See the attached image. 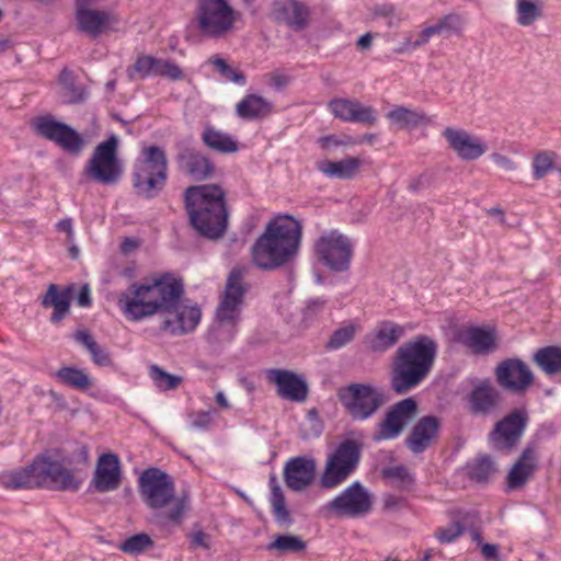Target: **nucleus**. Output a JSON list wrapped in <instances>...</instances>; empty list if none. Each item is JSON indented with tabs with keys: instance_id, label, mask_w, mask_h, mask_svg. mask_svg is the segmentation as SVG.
<instances>
[{
	"instance_id": "obj_1",
	"label": "nucleus",
	"mask_w": 561,
	"mask_h": 561,
	"mask_svg": "<svg viewBox=\"0 0 561 561\" xmlns=\"http://www.w3.org/2000/svg\"><path fill=\"white\" fill-rule=\"evenodd\" d=\"M185 284L182 276L172 271L150 273L140 282L127 286L117 297V307L129 322H140L158 314H174V321L165 318L160 331L172 335L193 332L201 322L202 310L197 304H184Z\"/></svg>"
},
{
	"instance_id": "obj_2",
	"label": "nucleus",
	"mask_w": 561,
	"mask_h": 561,
	"mask_svg": "<svg viewBox=\"0 0 561 561\" xmlns=\"http://www.w3.org/2000/svg\"><path fill=\"white\" fill-rule=\"evenodd\" d=\"M302 229L301 220L289 214L270 219L251 247L253 265L264 272L293 265L300 250Z\"/></svg>"
},
{
	"instance_id": "obj_3",
	"label": "nucleus",
	"mask_w": 561,
	"mask_h": 561,
	"mask_svg": "<svg viewBox=\"0 0 561 561\" xmlns=\"http://www.w3.org/2000/svg\"><path fill=\"white\" fill-rule=\"evenodd\" d=\"M137 482L142 502L153 511L148 518L151 525L163 530L183 523L185 513L191 510L190 494L183 491L176 495L175 481L170 473L151 466L140 472Z\"/></svg>"
},
{
	"instance_id": "obj_4",
	"label": "nucleus",
	"mask_w": 561,
	"mask_h": 561,
	"mask_svg": "<svg viewBox=\"0 0 561 561\" xmlns=\"http://www.w3.org/2000/svg\"><path fill=\"white\" fill-rule=\"evenodd\" d=\"M190 227L202 238L218 241L229 227L226 190L218 183L190 185L183 192Z\"/></svg>"
},
{
	"instance_id": "obj_5",
	"label": "nucleus",
	"mask_w": 561,
	"mask_h": 561,
	"mask_svg": "<svg viewBox=\"0 0 561 561\" xmlns=\"http://www.w3.org/2000/svg\"><path fill=\"white\" fill-rule=\"evenodd\" d=\"M438 354L437 341L417 334L401 344L392 356L390 388L396 394H407L431 374Z\"/></svg>"
},
{
	"instance_id": "obj_6",
	"label": "nucleus",
	"mask_w": 561,
	"mask_h": 561,
	"mask_svg": "<svg viewBox=\"0 0 561 561\" xmlns=\"http://www.w3.org/2000/svg\"><path fill=\"white\" fill-rule=\"evenodd\" d=\"M168 179L165 149L156 144L145 146L133 162L130 180L134 193L141 199H154L164 191Z\"/></svg>"
},
{
	"instance_id": "obj_7",
	"label": "nucleus",
	"mask_w": 561,
	"mask_h": 561,
	"mask_svg": "<svg viewBox=\"0 0 561 561\" xmlns=\"http://www.w3.org/2000/svg\"><path fill=\"white\" fill-rule=\"evenodd\" d=\"M355 432H347L328 454L323 471L320 473L318 484L323 490H331L347 480L358 468L364 443L354 438Z\"/></svg>"
},
{
	"instance_id": "obj_8",
	"label": "nucleus",
	"mask_w": 561,
	"mask_h": 561,
	"mask_svg": "<svg viewBox=\"0 0 561 561\" xmlns=\"http://www.w3.org/2000/svg\"><path fill=\"white\" fill-rule=\"evenodd\" d=\"M119 137L110 133L100 141L87 160L81 173L80 184L84 180L111 186L118 183L124 173V162L119 157Z\"/></svg>"
},
{
	"instance_id": "obj_9",
	"label": "nucleus",
	"mask_w": 561,
	"mask_h": 561,
	"mask_svg": "<svg viewBox=\"0 0 561 561\" xmlns=\"http://www.w3.org/2000/svg\"><path fill=\"white\" fill-rule=\"evenodd\" d=\"M75 448L71 453H67L65 448L55 447L44 449L43 454L48 456V462L55 473L51 476V489L57 491H78L83 480L76 476L78 468L75 465H90V447L89 445L75 440Z\"/></svg>"
},
{
	"instance_id": "obj_10",
	"label": "nucleus",
	"mask_w": 561,
	"mask_h": 561,
	"mask_svg": "<svg viewBox=\"0 0 561 561\" xmlns=\"http://www.w3.org/2000/svg\"><path fill=\"white\" fill-rule=\"evenodd\" d=\"M31 126L37 136L51 141L72 158H79L89 144L84 134L50 113L32 118Z\"/></svg>"
},
{
	"instance_id": "obj_11",
	"label": "nucleus",
	"mask_w": 561,
	"mask_h": 561,
	"mask_svg": "<svg viewBox=\"0 0 561 561\" xmlns=\"http://www.w3.org/2000/svg\"><path fill=\"white\" fill-rule=\"evenodd\" d=\"M354 243L337 229L319 236L312 244V259L333 273H345L351 268Z\"/></svg>"
},
{
	"instance_id": "obj_12",
	"label": "nucleus",
	"mask_w": 561,
	"mask_h": 561,
	"mask_svg": "<svg viewBox=\"0 0 561 561\" xmlns=\"http://www.w3.org/2000/svg\"><path fill=\"white\" fill-rule=\"evenodd\" d=\"M241 16L229 0H198L195 10L196 27L209 38H220L230 33Z\"/></svg>"
},
{
	"instance_id": "obj_13",
	"label": "nucleus",
	"mask_w": 561,
	"mask_h": 561,
	"mask_svg": "<svg viewBox=\"0 0 561 561\" xmlns=\"http://www.w3.org/2000/svg\"><path fill=\"white\" fill-rule=\"evenodd\" d=\"M529 422L526 405L511 409L493 424L488 434L491 449L504 455L511 454L520 443Z\"/></svg>"
},
{
	"instance_id": "obj_14",
	"label": "nucleus",
	"mask_w": 561,
	"mask_h": 561,
	"mask_svg": "<svg viewBox=\"0 0 561 561\" xmlns=\"http://www.w3.org/2000/svg\"><path fill=\"white\" fill-rule=\"evenodd\" d=\"M339 401L353 421H366L386 403L385 394L374 385L352 382L339 391Z\"/></svg>"
},
{
	"instance_id": "obj_15",
	"label": "nucleus",
	"mask_w": 561,
	"mask_h": 561,
	"mask_svg": "<svg viewBox=\"0 0 561 561\" xmlns=\"http://www.w3.org/2000/svg\"><path fill=\"white\" fill-rule=\"evenodd\" d=\"M450 339L454 344L463 346L471 355L488 356L500 346L497 329L492 324H477L467 322L449 324Z\"/></svg>"
},
{
	"instance_id": "obj_16",
	"label": "nucleus",
	"mask_w": 561,
	"mask_h": 561,
	"mask_svg": "<svg viewBox=\"0 0 561 561\" xmlns=\"http://www.w3.org/2000/svg\"><path fill=\"white\" fill-rule=\"evenodd\" d=\"M48 462V456L43 451L35 455L32 461L13 470H4L0 473V486L5 490H34L42 489L46 482L51 484L54 468Z\"/></svg>"
},
{
	"instance_id": "obj_17",
	"label": "nucleus",
	"mask_w": 561,
	"mask_h": 561,
	"mask_svg": "<svg viewBox=\"0 0 561 561\" xmlns=\"http://www.w3.org/2000/svg\"><path fill=\"white\" fill-rule=\"evenodd\" d=\"M374 500V494L362 482L354 481L328 502L323 510L339 517L360 518L373 511Z\"/></svg>"
},
{
	"instance_id": "obj_18",
	"label": "nucleus",
	"mask_w": 561,
	"mask_h": 561,
	"mask_svg": "<svg viewBox=\"0 0 561 561\" xmlns=\"http://www.w3.org/2000/svg\"><path fill=\"white\" fill-rule=\"evenodd\" d=\"M494 377L503 390L516 396H524L536 380L529 365L516 356L499 362L494 367Z\"/></svg>"
},
{
	"instance_id": "obj_19",
	"label": "nucleus",
	"mask_w": 561,
	"mask_h": 561,
	"mask_svg": "<svg viewBox=\"0 0 561 561\" xmlns=\"http://www.w3.org/2000/svg\"><path fill=\"white\" fill-rule=\"evenodd\" d=\"M419 403L414 397L404 398L390 405L373 434L374 442L396 439L417 412Z\"/></svg>"
},
{
	"instance_id": "obj_20",
	"label": "nucleus",
	"mask_w": 561,
	"mask_h": 561,
	"mask_svg": "<svg viewBox=\"0 0 561 561\" xmlns=\"http://www.w3.org/2000/svg\"><path fill=\"white\" fill-rule=\"evenodd\" d=\"M174 157L179 171L196 182H204L215 176L216 164L208 156L192 146V137L175 142Z\"/></svg>"
},
{
	"instance_id": "obj_21",
	"label": "nucleus",
	"mask_w": 561,
	"mask_h": 561,
	"mask_svg": "<svg viewBox=\"0 0 561 561\" xmlns=\"http://www.w3.org/2000/svg\"><path fill=\"white\" fill-rule=\"evenodd\" d=\"M93 3H75L77 32L96 39L101 35L115 31L113 25L119 22L116 14L105 9L92 8Z\"/></svg>"
},
{
	"instance_id": "obj_22",
	"label": "nucleus",
	"mask_w": 561,
	"mask_h": 561,
	"mask_svg": "<svg viewBox=\"0 0 561 561\" xmlns=\"http://www.w3.org/2000/svg\"><path fill=\"white\" fill-rule=\"evenodd\" d=\"M123 481V465L119 456L114 451L99 455L93 477L89 482L87 493H106L115 491Z\"/></svg>"
},
{
	"instance_id": "obj_23",
	"label": "nucleus",
	"mask_w": 561,
	"mask_h": 561,
	"mask_svg": "<svg viewBox=\"0 0 561 561\" xmlns=\"http://www.w3.org/2000/svg\"><path fill=\"white\" fill-rule=\"evenodd\" d=\"M266 379L276 387L278 397L291 402L302 403L309 394L307 379L294 370L285 368H268Z\"/></svg>"
},
{
	"instance_id": "obj_24",
	"label": "nucleus",
	"mask_w": 561,
	"mask_h": 561,
	"mask_svg": "<svg viewBox=\"0 0 561 561\" xmlns=\"http://www.w3.org/2000/svg\"><path fill=\"white\" fill-rule=\"evenodd\" d=\"M285 485L293 492H304L317 479V460L309 455L290 457L283 468Z\"/></svg>"
},
{
	"instance_id": "obj_25",
	"label": "nucleus",
	"mask_w": 561,
	"mask_h": 561,
	"mask_svg": "<svg viewBox=\"0 0 561 561\" xmlns=\"http://www.w3.org/2000/svg\"><path fill=\"white\" fill-rule=\"evenodd\" d=\"M539 459V455L524 447L506 472L503 482L504 493L511 494L523 490L538 471Z\"/></svg>"
},
{
	"instance_id": "obj_26",
	"label": "nucleus",
	"mask_w": 561,
	"mask_h": 561,
	"mask_svg": "<svg viewBox=\"0 0 561 561\" xmlns=\"http://www.w3.org/2000/svg\"><path fill=\"white\" fill-rule=\"evenodd\" d=\"M310 8L300 0H273L271 18L277 24H285L295 32L304 31L310 23Z\"/></svg>"
},
{
	"instance_id": "obj_27",
	"label": "nucleus",
	"mask_w": 561,
	"mask_h": 561,
	"mask_svg": "<svg viewBox=\"0 0 561 561\" xmlns=\"http://www.w3.org/2000/svg\"><path fill=\"white\" fill-rule=\"evenodd\" d=\"M44 309H53L49 317L51 324L60 323L69 313L72 305V287L49 283L37 298Z\"/></svg>"
},
{
	"instance_id": "obj_28",
	"label": "nucleus",
	"mask_w": 561,
	"mask_h": 561,
	"mask_svg": "<svg viewBox=\"0 0 561 561\" xmlns=\"http://www.w3.org/2000/svg\"><path fill=\"white\" fill-rule=\"evenodd\" d=\"M442 421L438 416L428 414L420 417L404 439V445L413 454L424 453L440 433Z\"/></svg>"
},
{
	"instance_id": "obj_29",
	"label": "nucleus",
	"mask_w": 561,
	"mask_h": 561,
	"mask_svg": "<svg viewBox=\"0 0 561 561\" xmlns=\"http://www.w3.org/2000/svg\"><path fill=\"white\" fill-rule=\"evenodd\" d=\"M405 332L404 325L391 320H383L377 323L373 332L365 335L364 343L371 353L383 354L396 346Z\"/></svg>"
},
{
	"instance_id": "obj_30",
	"label": "nucleus",
	"mask_w": 561,
	"mask_h": 561,
	"mask_svg": "<svg viewBox=\"0 0 561 561\" xmlns=\"http://www.w3.org/2000/svg\"><path fill=\"white\" fill-rule=\"evenodd\" d=\"M442 135L448 141L449 147L465 161L477 160L488 150V145L483 140L463 129L446 127Z\"/></svg>"
},
{
	"instance_id": "obj_31",
	"label": "nucleus",
	"mask_w": 561,
	"mask_h": 561,
	"mask_svg": "<svg viewBox=\"0 0 561 561\" xmlns=\"http://www.w3.org/2000/svg\"><path fill=\"white\" fill-rule=\"evenodd\" d=\"M473 385L471 391L468 394V403L470 411L473 414L486 415L491 413L501 403V393L492 385L489 378L472 380Z\"/></svg>"
},
{
	"instance_id": "obj_32",
	"label": "nucleus",
	"mask_w": 561,
	"mask_h": 561,
	"mask_svg": "<svg viewBox=\"0 0 561 561\" xmlns=\"http://www.w3.org/2000/svg\"><path fill=\"white\" fill-rule=\"evenodd\" d=\"M385 117L398 130L413 131L420 127L430 126L433 121L424 111L405 105H394Z\"/></svg>"
},
{
	"instance_id": "obj_33",
	"label": "nucleus",
	"mask_w": 561,
	"mask_h": 561,
	"mask_svg": "<svg viewBox=\"0 0 561 561\" xmlns=\"http://www.w3.org/2000/svg\"><path fill=\"white\" fill-rule=\"evenodd\" d=\"M270 495L268 501L271 504V513L274 520L280 527L289 528L294 525L295 518L288 506L285 493L278 482L277 476L274 472L268 477Z\"/></svg>"
},
{
	"instance_id": "obj_34",
	"label": "nucleus",
	"mask_w": 561,
	"mask_h": 561,
	"mask_svg": "<svg viewBox=\"0 0 561 561\" xmlns=\"http://www.w3.org/2000/svg\"><path fill=\"white\" fill-rule=\"evenodd\" d=\"M271 101L257 93H247L236 104V115L247 122L262 121L273 113Z\"/></svg>"
},
{
	"instance_id": "obj_35",
	"label": "nucleus",
	"mask_w": 561,
	"mask_h": 561,
	"mask_svg": "<svg viewBox=\"0 0 561 561\" xmlns=\"http://www.w3.org/2000/svg\"><path fill=\"white\" fill-rule=\"evenodd\" d=\"M362 164L363 162L358 157L347 156L337 161L319 160L316 162V169L329 179L352 180Z\"/></svg>"
},
{
	"instance_id": "obj_36",
	"label": "nucleus",
	"mask_w": 561,
	"mask_h": 561,
	"mask_svg": "<svg viewBox=\"0 0 561 561\" xmlns=\"http://www.w3.org/2000/svg\"><path fill=\"white\" fill-rule=\"evenodd\" d=\"M203 145L221 154L236 153L240 150L239 141L230 134L217 129L207 123L201 134Z\"/></svg>"
},
{
	"instance_id": "obj_37",
	"label": "nucleus",
	"mask_w": 561,
	"mask_h": 561,
	"mask_svg": "<svg viewBox=\"0 0 561 561\" xmlns=\"http://www.w3.org/2000/svg\"><path fill=\"white\" fill-rule=\"evenodd\" d=\"M53 377L66 387L87 393L94 383L92 376L81 367L76 365H62L57 369Z\"/></svg>"
},
{
	"instance_id": "obj_38",
	"label": "nucleus",
	"mask_w": 561,
	"mask_h": 561,
	"mask_svg": "<svg viewBox=\"0 0 561 561\" xmlns=\"http://www.w3.org/2000/svg\"><path fill=\"white\" fill-rule=\"evenodd\" d=\"M531 360L548 377L561 374V344L537 348Z\"/></svg>"
},
{
	"instance_id": "obj_39",
	"label": "nucleus",
	"mask_w": 561,
	"mask_h": 561,
	"mask_svg": "<svg viewBox=\"0 0 561 561\" xmlns=\"http://www.w3.org/2000/svg\"><path fill=\"white\" fill-rule=\"evenodd\" d=\"M72 339L90 353L91 359L96 366L111 367L114 365L110 353L99 345L90 330L78 329L73 332Z\"/></svg>"
},
{
	"instance_id": "obj_40",
	"label": "nucleus",
	"mask_w": 561,
	"mask_h": 561,
	"mask_svg": "<svg viewBox=\"0 0 561 561\" xmlns=\"http://www.w3.org/2000/svg\"><path fill=\"white\" fill-rule=\"evenodd\" d=\"M307 541L299 535L291 533H277L273 539L265 546V550L276 552L278 556L290 553L299 554L307 550Z\"/></svg>"
},
{
	"instance_id": "obj_41",
	"label": "nucleus",
	"mask_w": 561,
	"mask_h": 561,
	"mask_svg": "<svg viewBox=\"0 0 561 561\" xmlns=\"http://www.w3.org/2000/svg\"><path fill=\"white\" fill-rule=\"evenodd\" d=\"M459 470H466L470 481L488 483L492 473L497 471L496 463L489 454H479Z\"/></svg>"
},
{
	"instance_id": "obj_42",
	"label": "nucleus",
	"mask_w": 561,
	"mask_h": 561,
	"mask_svg": "<svg viewBox=\"0 0 561 561\" xmlns=\"http://www.w3.org/2000/svg\"><path fill=\"white\" fill-rule=\"evenodd\" d=\"M163 59L152 55L140 54L136 58V61L128 66L126 75L130 81L135 79V73L139 76L141 80L150 76L160 77L162 69Z\"/></svg>"
},
{
	"instance_id": "obj_43",
	"label": "nucleus",
	"mask_w": 561,
	"mask_h": 561,
	"mask_svg": "<svg viewBox=\"0 0 561 561\" xmlns=\"http://www.w3.org/2000/svg\"><path fill=\"white\" fill-rule=\"evenodd\" d=\"M243 276L244 273L242 268L233 267L228 275L221 298L241 306L249 290V285L243 283Z\"/></svg>"
},
{
	"instance_id": "obj_44",
	"label": "nucleus",
	"mask_w": 561,
	"mask_h": 561,
	"mask_svg": "<svg viewBox=\"0 0 561 561\" xmlns=\"http://www.w3.org/2000/svg\"><path fill=\"white\" fill-rule=\"evenodd\" d=\"M558 152L553 150H539L535 152L531 159V176L535 181H540L550 172L557 170Z\"/></svg>"
},
{
	"instance_id": "obj_45",
	"label": "nucleus",
	"mask_w": 561,
	"mask_h": 561,
	"mask_svg": "<svg viewBox=\"0 0 561 561\" xmlns=\"http://www.w3.org/2000/svg\"><path fill=\"white\" fill-rule=\"evenodd\" d=\"M156 546L154 540L145 531L127 536L122 540L117 548L129 556L137 557Z\"/></svg>"
},
{
	"instance_id": "obj_46",
	"label": "nucleus",
	"mask_w": 561,
	"mask_h": 561,
	"mask_svg": "<svg viewBox=\"0 0 561 561\" xmlns=\"http://www.w3.org/2000/svg\"><path fill=\"white\" fill-rule=\"evenodd\" d=\"M461 515V519L454 520L449 527H439L435 533V537L440 543H451L466 531V520L468 518H478L479 513L477 511H469L466 513L458 512Z\"/></svg>"
},
{
	"instance_id": "obj_47",
	"label": "nucleus",
	"mask_w": 561,
	"mask_h": 561,
	"mask_svg": "<svg viewBox=\"0 0 561 561\" xmlns=\"http://www.w3.org/2000/svg\"><path fill=\"white\" fill-rule=\"evenodd\" d=\"M208 64L213 65L216 71L226 80L239 85L247 84V75L241 69L232 67L221 55H213L208 58Z\"/></svg>"
},
{
	"instance_id": "obj_48",
	"label": "nucleus",
	"mask_w": 561,
	"mask_h": 561,
	"mask_svg": "<svg viewBox=\"0 0 561 561\" xmlns=\"http://www.w3.org/2000/svg\"><path fill=\"white\" fill-rule=\"evenodd\" d=\"M149 376L154 386L162 391L175 390L183 382L182 376L171 374L157 364L149 367Z\"/></svg>"
},
{
	"instance_id": "obj_49",
	"label": "nucleus",
	"mask_w": 561,
	"mask_h": 561,
	"mask_svg": "<svg viewBox=\"0 0 561 561\" xmlns=\"http://www.w3.org/2000/svg\"><path fill=\"white\" fill-rule=\"evenodd\" d=\"M517 23L531 25L542 15V4L538 0H516Z\"/></svg>"
},
{
	"instance_id": "obj_50",
	"label": "nucleus",
	"mask_w": 561,
	"mask_h": 561,
	"mask_svg": "<svg viewBox=\"0 0 561 561\" xmlns=\"http://www.w3.org/2000/svg\"><path fill=\"white\" fill-rule=\"evenodd\" d=\"M381 478L400 482L402 490H411L415 483V477L404 465L387 466L381 469Z\"/></svg>"
},
{
	"instance_id": "obj_51",
	"label": "nucleus",
	"mask_w": 561,
	"mask_h": 561,
	"mask_svg": "<svg viewBox=\"0 0 561 561\" xmlns=\"http://www.w3.org/2000/svg\"><path fill=\"white\" fill-rule=\"evenodd\" d=\"M356 329L357 327L350 322L334 330L324 344V348L327 351H336L346 346L355 339Z\"/></svg>"
},
{
	"instance_id": "obj_52",
	"label": "nucleus",
	"mask_w": 561,
	"mask_h": 561,
	"mask_svg": "<svg viewBox=\"0 0 561 561\" xmlns=\"http://www.w3.org/2000/svg\"><path fill=\"white\" fill-rule=\"evenodd\" d=\"M357 104L356 99L334 98L328 103V107L335 118L353 123Z\"/></svg>"
},
{
	"instance_id": "obj_53",
	"label": "nucleus",
	"mask_w": 561,
	"mask_h": 561,
	"mask_svg": "<svg viewBox=\"0 0 561 561\" xmlns=\"http://www.w3.org/2000/svg\"><path fill=\"white\" fill-rule=\"evenodd\" d=\"M556 434L557 427L553 423L540 424L524 447L530 449V451L533 450L534 454L539 455L541 442L552 438Z\"/></svg>"
},
{
	"instance_id": "obj_54",
	"label": "nucleus",
	"mask_w": 561,
	"mask_h": 561,
	"mask_svg": "<svg viewBox=\"0 0 561 561\" xmlns=\"http://www.w3.org/2000/svg\"><path fill=\"white\" fill-rule=\"evenodd\" d=\"M307 420L310 422V428L300 434L301 439L308 440L320 437L324 431V423L320 417L319 410L317 408L308 410Z\"/></svg>"
},
{
	"instance_id": "obj_55",
	"label": "nucleus",
	"mask_w": 561,
	"mask_h": 561,
	"mask_svg": "<svg viewBox=\"0 0 561 561\" xmlns=\"http://www.w3.org/2000/svg\"><path fill=\"white\" fill-rule=\"evenodd\" d=\"M69 287H72V301L81 308H90L93 304L91 288L88 283L77 284L69 283Z\"/></svg>"
},
{
	"instance_id": "obj_56",
	"label": "nucleus",
	"mask_w": 561,
	"mask_h": 561,
	"mask_svg": "<svg viewBox=\"0 0 561 561\" xmlns=\"http://www.w3.org/2000/svg\"><path fill=\"white\" fill-rule=\"evenodd\" d=\"M240 305L220 298L219 305L216 309V319L219 322H233L239 318Z\"/></svg>"
},
{
	"instance_id": "obj_57",
	"label": "nucleus",
	"mask_w": 561,
	"mask_h": 561,
	"mask_svg": "<svg viewBox=\"0 0 561 561\" xmlns=\"http://www.w3.org/2000/svg\"><path fill=\"white\" fill-rule=\"evenodd\" d=\"M353 116V123H359L369 127L376 125L378 122L377 110L370 105H364L359 101Z\"/></svg>"
},
{
	"instance_id": "obj_58",
	"label": "nucleus",
	"mask_w": 561,
	"mask_h": 561,
	"mask_svg": "<svg viewBox=\"0 0 561 561\" xmlns=\"http://www.w3.org/2000/svg\"><path fill=\"white\" fill-rule=\"evenodd\" d=\"M438 24L445 33V37H449L451 34H461V18L457 13H449L438 19Z\"/></svg>"
},
{
	"instance_id": "obj_59",
	"label": "nucleus",
	"mask_w": 561,
	"mask_h": 561,
	"mask_svg": "<svg viewBox=\"0 0 561 561\" xmlns=\"http://www.w3.org/2000/svg\"><path fill=\"white\" fill-rule=\"evenodd\" d=\"M196 530H192L186 535V537L190 539L188 541V548L191 550H196L198 548H203L205 550L210 549V535L205 533L203 529L199 528L198 524L194 525Z\"/></svg>"
},
{
	"instance_id": "obj_60",
	"label": "nucleus",
	"mask_w": 561,
	"mask_h": 561,
	"mask_svg": "<svg viewBox=\"0 0 561 561\" xmlns=\"http://www.w3.org/2000/svg\"><path fill=\"white\" fill-rule=\"evenodd\" d=\"M216 413L215 409L209 411H198L196 413H191L190 417H194L191 426L193 428L208 431L213 423V414Z\"/></svg>"
},
{
	"instance_id": "obj_61",
	"label": "nucleus",
	"mask_w": 561,
	"mask_h": 561,
	"mask_svg": "<svg viewBox=\"0 0 561 561\" xmlns=\"http://www.w3.org/2000/svg\"><path fill=\"white\" fill-rule=\"evenodd\" d=\"M161 78H168L172 81H181L184 79V71L182 68L172 60L163 59Z\"/></svg>"
},
{
	"instance_id": "obj_62",
	"label": "nucleus",
	"mask_w": 561,
	"mask_h": 561,
	"mask_svg": "<svg viewBox=\"0 0 561 561\" xmlns=\"http://www.w3.org/2000/svg\"><path fill=\"white\" fill-rule=\"evenodd\" d=\"M266 77L268 78L267 83L276 91H283L291 80L289 76L282 75L278 71L270 72Z\"/></svg>"
},
{
	"instance_id": "obj_63",
	"label": "nucleus",
	"mask_w": 561,
	"mask_h": 561,
	"mask_svg": "<svg viewBox=\"0 0 561 561\" xmlns=\"http://www.w3.org/2000/svg\"><path fill=\"white\" fill-rule=\"evenodd\" d=\"M430 183H431V176L427 173L423 172L419 176L412 179L409 182L408 191L413 193V194H416L420 191L428 187Z\"/></svg>"
},
{
	"instance_id": "obj_64",
	"label": "nucleus",
	"mask_w": 561,
	"mask_h": 561,
	"mask_svg": "<svg viewBox=\"0 0 561 561\" xmlns=\"http://www.w3.org/2000/svg\"><path fill=\"white\" fill-rule=\"evenodd\" d=\"M480 552L486 561H491V560L500 561V559H501L500 545H497V543L484 542L480 547Z\"/></svg>"
}]
</instances>
